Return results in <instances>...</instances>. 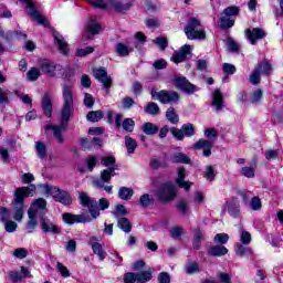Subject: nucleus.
<instances>
[{
    "label": "nucleus",
    "instance_id": "nucleus-1",
    "mask_svg": "<svg viewBox=\"0 0 283 283\" xmlns=\"http://www.w3.org/2000/svg\"><path fill=\"white\" fill-rule=\"evenodd\" d=\"M74 114V86L72 83L63 84L62 91V108H61V124L59 126L48 124L44 129L45 132H52L53 137L59 143V145H63L65 143V137L63 136V132L67 129V123H70V118H72Z\"/></svg>",
    "mask_w": 283,
    "mask_h": 283
},
{
    "label": "nucleus",
    "instance_id": "nucleus-2",
    "mask_svg": "<svg viewBox=\"0 0 283 283\" xmlns=\"http://www.w3.org/2000/svg\"><path fill=\"white\" fill-rule=\"evenodd\" d=\"M34 193H36V186L34 185H30L29 187H20L15 189L13 198V219L17 220V222H21V220H23V213L25 211L23 202H25V198H30V196L32 197L34 196Z\"/></svg>",
    "mask_w": 283,
    "mask_h": 283
},
{
    "label": "nucleus",
    "instance_id": "nucleus-3",
    "mask_svg": "<svg viewBox=\"0 0 283 283\" xmlns=\"http://www.w3.org/2000/svg\"><path fill=\"white\" fill-rule=\"evenodd\" d=\"M80 203L82 207H87L88 213H91L92 218L96 220L98 216H101V211H105V209H109V201L105 198L99 199V203L96 201V199L91 198L87 196V192H81L78 196Z\"/></svg>",
    "mask_w": 283,
    "mask_h": 283
},
{
    "label": "nucleus",
    "instance_id": "nucleus-4",
    "mask_svg": "<svg viewBox=\"0 0 283 283\" xmlns=\"http://www.w3.org/2000/svg\"><path fill=\"white\" fill-rule=\"evenodd\" d=\"M184 32L189 41H205V39H207V33L202 28V23L196 18L188 19Z\"/></svg>",
    "mask_w": 283,
    "mask_h": 283
},
{
    "label": "nucleus",
    "instance_id": "nucleus-5",
    "mask_svg": "<svg viewBox=\"0 0 283 283\" xmlns=\"http://www.w3.org/2000/svg\"><path fill=\"white\" fill-rule=\"evenodd\" d=\"M42 189L44 193H49V196H52L55 202H61V205L65 206L72 205V197L66 190H61L59 187L50 186L48 184L43 185Z\"/></svg>",
    "mask_w": 283,
    "mask_h": 283
},
{
    "label": "nucleus",
    "instance_id": "nucleus-6",
    "mask_svg": "<svg viewBox=\"0 0 283 283\" xmlns=\"http://www.w3.org/2000/svg\"><path fill=\"white\" fill-rule=\"evenodd\" d=\"M156 196L159 202H163V205H167V202H174V200H176V196H178V190L176 189V186L174 184L166 182L159 186L156 191Z\"/></svg>",
    "mask_w": 283,
    "mask_h": 283
},
{
    "label": "nucleus",
    "instance_id": "nucleus-7",
    "mask_svg": "<svg viewBox=\"0 0 283 283\" xmlns=\"http://www.w3.org/2000/svg\"><path fill=\"white\" fill-rule=\"evenodd\" d=\"M150 94L155 101H159L163 105H176L180 101V94L176 91H151Z\"/></svg>",
    "mask_w": 283,
    "mask_h": 283
},
{
    "label": "nucleus",
    "instance_id": "nucleus-8",
    "mask_svg": "<svg viewBox=\"0 0 283 283\" xmlns=\"http://www.w3.org/2000/svg\"><path fill=\"white\" fill-rule=\"evenodd\" d=\"M40 70L44 74H48L50 78H56V76H60V74H63V66L50 60H43L40 63Z\"/></svg>",
    "mask_w": 283,
    "mask_h": 283
},
{
    "label": "nucleus",
    "instance_id": "nucleus-9",
    "mask_svg": "<svg viewBox=\"0 0 283 283\" xmlns=\"http://www.w3.org/2000/svg\"><path fill=\"white\" fill-rule=\"evenodd\" d=\"M172 83L177 90H181V92H185L186 94H193L195 92H198V86L189 82L185 76H176L172 80Z\"/></svg>",
    "mask_w": 283,
    "mask_h": 283
},
{
    "label": "nucleus",
    "instance_id": "nucleus-10",
    "mask_svg": "<svg viewBox=\"0 0 283 283\" xmlns=\"http://www.w3.org/2000/svg\"><path fill=\"white\" fill-rule=\"evenodd\" d=\"M116 169H118V167L113 166L102 170L101 179L93 180L94 187H97V189H103V187H105V182H111L112 178L116 176Z\"/></svg>",
    "mask_w": 283,
    "mask_h": 283
},
{
    "label": "nucleus",
    "instance_id": "nucleus-11",
    "mask_svg": "<svg viewBox=\"0 0 283 283\" xmlns=\"http://www.w3.org/2000/svg\"><path fill=\"white\" fill-rule=\"evenodd\" d=\"M245 39H248L251 45H255L258 41H262L266 36V32L261 28H249L244 31Z\"/></svg>",
    "mask_w": 283,
    "mask_h": 283
},
{
    "label": "nucleus",
    "instance_id": "nucleus-12",
    "mask_svg": "<svg viewBox=\"0 0 283 283\" xmlns=\"http://www.w3.org/2000/svg\"><path fill=\"white\" fill-rule=\"evenodd\" d=\"M93 76L102 83L105 90H109L112 87V77L107 75V71L104 67H98L93 71Z\"/></svg>",
    "mask_w": 283,
    "mask_h": 283
},
{
    "label": "nucleus",
    "instance_id": "nucleus-13",
    "mask_svg": "<svg viewBox=\"0 0 283 283\" xmlns=\"http://www.w3.org/2000/svg\"><path fill=\"white\" fill-rule=\"evenodd\" d=\"M87 244L92 248V251L97 255L98 260H105L107 258V252L103 250V244L98 242L97 237H90Z\"/></svg>",
    "mask_w": 283,
    "mask_h": 283
},
{
    "label": "nucleus",
    "instance_id": "nucleus-14",
    "mask_svg": "<svg viewBox=\"0 0 283 283\" xmlns=\"http://www.w3.org/2000/svg\"><path fill=\"white\" fill-rule=\"evenodd\" d=\"M190 57H191V45L185 44L179 49L177 53H175L171 56L170 61H172V63H185V61H187V59H190Z\"/></svg>",
    "mask_w": 283,
    "mask_h": 283
},
{
    "label": "nucleus",
    "instance_id": "nucleus-15",
    "mask_svg": "<svg viewBox=\"0 0 283 283\" xmlns=\"http://www.w3.org/2000/svg\"><path fill=\"white\" fill-rule=\"evenodd\" d=\"M62 218L66 224H85V222H92V219L87 218L85 214L64 213L62 214Z\"/></svg>",
    "mask_w": 283,
    "mask_h": 283
},
{
    "label": "nucleus",
    "instance_id": "nucleus-16",
    "mask_svg": "<svg viewBox=\"0 0 283 283\" xmlns=\"http://www.w3.org/2000/svg\"><path fill=\"white\" fill-rule=\"evenodd\" d=\"M115 12H127L134 6V0H108Z\"/></svg>",
    "mask_w": 283,
    "mask_h": 283
},
{
    "label": "nucleus",
    "instance_id": "nucleus-17",
    "mask_svg": "<svg viewBox=\"0 0 283 283\" xmlns=\"http://www.w3.org/2000/svg\"><path fill=\"white\" fill-rule=\"evenodd\" d=\"M213 139H199L193 147L196 149H202V154L206 158L211 156V149H213Z\"/></svg>",
    "mask_w": 283,
    "mask_h": 283
},
{
    "label": "nucleus",
    "instance_id": "nucleus-18",
    "mask_svg": "<svg viewBox=\"0 0 283 283\" xmlns=\"http://www.w3.org/2000/svg\"><path fill=\"white\" fill-rule=\"evenodd\" d=\"M20 1H23L24 3L28 4L29 14L30 17H32V19H34V21H36V23H39L40 25H45L46 23L45 18L41 15V13L36 10V7H34V4L30 0H20Z\"/></svg>",
    "mask_w": 283,
    "mask_h": 283
},
{
    "label": "nucleus",
    "instance_id": "nucleus-19",
    "mask_svg": "<svg viewBox=\"0 0 283 283\" xmlns=\"http://www.w3.org/2000/svg\"><path fill=\"white\" fill-rule=\"evenodd\" d=\"M48 209V201L43 198L35 199L31 207L29 208L30 213H34L35 216L39 214L40 211L45 213V210Z\"/></svg>",
    "mask_w": 283,
    "mask_h": 283
},
{
    "label": "nucleus",
    "instance_id": "nucleus-20",
    "mask_svg": "<svg viewBox=\"0 0 283 283\" xmlns=\"http://www.w3.org/2000/svg\"><path fill=\"white\" fill-rule=\"evenodd\" d=\"M211 105L214 107L216 112H222V109H224V96L220 90L213 92Z\"/></svg>",
    "mask_w": 283,
    "mask_h": 283
},
{
    "label": "nucleus",
    "instance_id": "nucleus-21",
    "mask_svg": "<svg viewBox=\"0 0 283 283\" xmlns=\"http://www.w3.org/2000/svg\"><path fill=\"white\" fill-rule=\"evenodd\" d=\"M41 229L43 233H54V234L61 233V230H59V227L52 223V221H50V219L48 218L41 219Z\"/></svg>",
    "mask_w": 283,
    "mask_h": 283
},
{
    "label": "nucleus",
    "instance_id": "nucleus-22",
    "mask_svg": "<svg viewBox=\"0 0 283 283\" xmlns=\"http://www.w3.org/2000/svg\"><path fill=\"white\" fill-rule=\"evenodd\" d=\"M53 36L55 40V44L57 45V49L61 52V54L67 55L70 52V49L67 48V42L65 41L63 35H61L59 32H54Z\"/></svg>",
    "mask_w": 283,
    "mask_h": 283
},
{
    "label": "nucleus",
    "instance_id": "nucleus-23",
    "mask_svg": "<svg viewBox=\"0 0 283 283\" xmlns=\"http://www.w3.org/2000/svg\"><path fill=\"white\" fill-rule=\"evenodd\" d=\"M185 176H186L185 168H179L178 169V177L176 179V184L181 189H185L186 191H189V189H191V185H193V184L190 182V181H185Z\"/></svg>",
    "mask_w": 283,
    "mask_h": 283
},
{
    "label": "nucleus",
    "instance_id": "nucleus-24",
    "mask_svg": "<svg viewBox=\"0 0 283 283\" xmlns=\"http://www.w3.org/2000/svg\"><path fill=\"white\" fill-rule=\"evenodd\" d=\"M226 207H228V213L232 216V218H239L240 217V202L238 199H232L226 203Z\"/></svg>",
    "mask_w": 283,
    "mask_h": 283
},
{
    "label": "nucleus",
    "instance_id": "nucleus-25",
    "mask_svg": "<svg viewBox=\"0 0 283 283\" xmlns=\"http://www.w3.org/2000/svg\"><path fill=\"white\" fill-rule=\"evenodd\" d=\"M229 250L223 245H211L208 249V255H212V258H222V255H227Z\"/></svg>",
    "mask_w": 283,
    "mask_h": 283
},
{
    "label": "nucleus",
    "instance_id": "nucleus-26",
    "mask_svg": "<svg viewBox=\"0 0 283 283\" xmlns=\"http://www.w3.org/2000/svg\"><path fill=\"white\" fill-rule=\"evenodd\" d=\"M42 109L46 118L52 116V97L50 96V93L44 94L42 99Z\"/></svg>",
    "mask_w": 283,
    "mask_h": 283
},
{
    "label": "nucleus",
    "instance_id": "nucleus-27",
    "mask_svg": "<svg viewBox=\"0 0 283 283\" xmlns=\"http://www.w3.org/2000/svg\"><path fill=\"white\" fill-rule=\"evenodd\" d=\"M158 126L154 123L147 122L142 125V132H144V134H146L147 136H155V134H158Z\"/></svg>",
    "mask_w": 283,
    "mask_h": 283
},
{
    "label": "nucleus",
    "instance_id": "nucleus-28",
    "mask_svg": "<svg viewBox=\"0 0 283 283\" xmlns=\"http://www.w3.org/2000/svg\"><path fill=\"white\" fill-rule=\"evenodd\" d=\"M35 151L39 158H41L42 160H45V158H48V147L45 146V143L35 142Z\"/></svg>",
    "mask_w": 283,
    "mask_h": 283
},
{
    "label": "nucleus",
    "instance_id": "nucleus-29",
    "mask_svg": "<svg viewBox=\"0 0 283 283\" xmlns=\"http://www.w3.org/2000/svg\"><path fill=\"white\" fill-rule=\"evenodd\" d=\"M255 169H258V164L254 161L252 166L242 167L241 174L244 178H255Z\"/></svg>",
    "mask_w": 283,
    "mask_h": 283
},
{
    "label": "nucleus",
    "instance_id": "nucleus-30",
    "mask_svg": "<svg viewBox=\"0 0 283 283\" xmlns=\"http://www.w3.org/2000/svg\"><path fill=\"white\" fill-rule=\"evenodd\" d=\"M166 118L172 125H178V123H180V117L178 116V113H176V109L174 107H169L167 109Z\"/></svg>",
    "mask_w": 283,
    "mask_h": 283
},
{
    "label": "nucleus",
    "instance_id": "nucleus-31",
    "mask_svg": "<svg viewBox=\"0 0 283 283\" xmlns=\"http://www.w3.org/2000/svg\"><path fill=\"white\" fill-rule=\"evenodd\" d=\"M144 111L150 116H158V114H160V106H158V104L154 102H150L146 106H144Z\"/></svg>",
    "mask_w": 283,
    "mask_h": 283
},
{
    "label": "nucleus",
    "instance_id": "nucleus-32",
    "mask_svg": "<svg viewBox=\"0 0 283 283\" xmlns=\"http://www.w3.org/2000/svg\"><path fill=\"white\" fill-rule=\"evenodd\" d=\"M219 25L221 30H228V28H233V25H235V20L221 14Z\"/></svg>",
    "mask_w": 283,
    "mask_h": 283
},
{
    "label": "nucleus",
    "instance_id": "nucleus-33",
    "mask_svg": "<svg viewBox=\"0 0 283 283\" xmlns=\"http://www.w3.org/2000/svg\"><path fill=\"white\" fill-rule=\"evenodd\" d=\"M85 30L90 34H98V32H101V24H98V22H96L95 20H90L85 24Z\"/></svg>",
    "mask_w": 283,
    "mask_h": 283
},
{
    "label": "nucleus",
    "instance_id": "nucleus-34",
    "mask_svg": "<svg viewBox=\"0 0 283 283\" xmlns=\"http://www.w3.org/2000/svg\"><path fill=\"white\" fill-rule=\"evenodd\" d=\"M171 163L175 164H184V165H189V163H191V159L189 158V156L181 154V153H177L175 155L171 156Z\"/></svg>",
    "mask_w": 283,
    "mask_h": 283
},
{
    "label": "nucleus",
    "instance_id": "nucleus-35",
    "mask_svg": "<svg viewBox=\"0 0 283 283\" xmlns=\"http://www.w3.org/2000/svg\"><path fill=\"white\" fill-rule=\"evenodd\" d=\"M133 196L134 189L132 188L122 187L118 190V198H120V200H132Z\"/></svg>",
    "mask_w": 283,
    "mask_h": 283
},
{
    "label": "nucleus",
    "instance_id": "nucleus-36",
    "mask_svg": "<svg viewBox=\"0 0 283 283\" xmlns=\"http://www.w3.org/2000/svg\"><path fill=\"white\" fill-rule=\"evenodd\" d=\"M28 216L29 221L27 223V230L29 233H32V231L36 229V227H39V222L36 221V214H34L33 212L28 211Z\"/></svg>",
    "mask_w": 283,
    "mask_h": 283
},
{
    "label": "nucleus",
    "instance_id": "nucleus-37",
    "mask_svg": "<svg viewBox=\"0 0 283 283\" xmlns=\"http://www.w3.org/2000/svg\"><path fill=\"white\" fill-rule=\"evenodd\" d=\"M117 227H119L124 233L132 232V222H129V220L125 217L118 219Z\"/></svg>",
    "mask_w": 283,
    "mask_h": 283
},
{
    "label": "nucleus",
    "instance_id": "nucleus-38",
    "mask_svg": "<svg viewBox=\"0 0 283 283\" xmlns=\"http://www.w3.org/2000/svg\"><path fill=\"white\" fill-rule=\"evenodd\" d=\"M124 140L128 154H134V151H136V147H138L136 139L132 138L130 136H125Z\"/></svg>",
    "mask_w": 283,
    "mask_h": 283
},
{
    "label": "nucleus",
    "instance_id": "nucleus-39",
    "mask_svg": "<svg viewBox=\"0 0 283 283\" xmlns=\"http://www.w3.org/2000/svg\"><path fill=\"white\" fill-rule=\"evenodd\" d=\"M187 275H195V273H200V265L198 262L189 261L185 268Z\"/></svg>",
    "mask_w": 283,
    "mask_h": 283
},
{
    "label": "nucleus",
    "instance_id": "nucleus-40",
    "mask_svg": "<svg viewBox=\"0 0 283 283\" xmlns=\"http://www.w3.org/2000/svg\"><path fill=\"white\" fill-rule=\"evenodd\" d=\"M260 70H262V66H255L250 75V83L252 85H260L261 81V73Z\"/></svg>",
    "mask_w": 283,
    "mask_h": 283
},
{
    "label": "nucleus",
    "instance_id": "nucleus-41",
    "mask_svg": "<svg viewBox=\"0 0 283 283\" xmlns=\"http://www.w3.org/2000/svg\"><path fill=\"white\" fill-rule=\"evenodd\" d=\"M203 178L209 182H213V180H216V168L211 165L206 166L203 170Z\"/></svg>",
    "mask_w": 283,
    "mask_h": 283
},
{
    "label": "nucleus",
    "instance_id": "nucleus-42",
    "mask_svg": "<svg viewBox=\"0 0 283 283\" xmlns=\"http://www.w3.org/2000/svg\"><path fill=\"white\" fill-rule=\"evenodd\" d=\"M103 116H105V114L103 113V111H91L88 112V114L86 115L87 120H90L91 123H98V120H101L103 118Z\"/></svg>",
    "mask_w": 283,
    "mask_h": 283
},
{
    "label": "nucleus",
    "instance_id": "nucleus-43",
    "mask_svg": "<svg viewBox=\"0 0 283 283\" xmlns=\"http://www.w3.org/2000/svg\"><path fill=\"white\" fill-rule=\"evenodd\" d=\"M115 52H117L118 56H129L132 49L123 43H117L115 46Z\"/></svg>",
    "mask_w": 283,
    "mask_h": 283
},
{
    "label": "nucleus",
    "instance_id": "nucleus-44",
    "mask_svg": "<svg viewBox=\"0 0 283 283\" xmlns=\"http://www.w3.org/2000/svg\"><path fill=\"white\" fill-rule=\"evenodd\" d=\"M139 205L144 209H147V207H151L154 205V198H151L149 193H145L139 198Z\"/></svg>",
    "mask_w": 283,
    "mask_h": 283
},
{
    "label": "nucleus",
    "instance_id": "nucleus-45",
    "mask_svg": "<svg viewBox=\"0 0 283 283\" xmlns=\"http://www.w3.org/2000/svg\"><path fill=\"white\" fill-rule=\"evenodd\" d=\"M39 76H41V70L36 69V67H31L28 72H27V78L28 81L34 82V81H39Z\"/></svg>",
    "mask_w": 283,
    "mask_h": 283
},
{
    "label": "nucleus",
    "instance_id": "nucleus-46",
    "mask_svg": "<svg viewBox=\"0 0 283 283\" xmlns=\"http://www.w3.org/2000/svg\"><path fill=\"white\" fill-rule=\"evenodd\" d=\"M181 130L184 132V136L187 138H191V136L196 135V128L193 127V124H184Z\"/></svg>",
    "mask_w": 283,
    "mask_h": 283
},
{
    "label": "nucleus",
    "instance_id": "nucleus-47",
    "mask_svg": "<svg viewBox=\"0 0 283 283\" xmlns=\"http://www.w3.org/2000/svg\"><path fill=\"white\" fill-rule=\"evenodd\" d=\"M223 17H229L231 19V17H238V14H240V8L238 7H228L226 8L222 13Z\"/></svg>",
    "mask_w": 283,
    "mask_h": 283
},
{
    "label": "nucleus",
    "instance_id": "nucleus-48",
    "mask_svg": "<svg viewBox=\"0 0 283 283\" xmlns=\"http://www.w3.org/2000/svg\"><path fill=\"white\" fill-rule=\"evenodd\" d=\"M260 74H263L264 76H269L271 74V72H273V67L271 66V64L269 62H264V63H259L256 65V67H260Z\"/></svg>",
    "mask_w": 283,
    "mask_h": 283
},
{
    "label": "nucleus",
    "instance_id": "nucleus-49",
    "mask_svg": "<svg viewBox=\"0 0 283 283\" xmlns=\"http://www.w3.org/2000/svg\"><path fill=\"white\" fill-rule=\"evenodd\" d=\"M153 275L151 272L149 271H144V272H139L137 273V282L138 283H147L149 282V280H151Z\"/></svg>",
    "mask_w": 283,
    "mask_h": 283
},
{
    "label": "nucleus",
    "instance_id": "nucleus-50",
    "mask_svg": "<svg viewBox=\"0 0 283 283\" xmlns=\"http://www.w3.org/2000/svg\"><path fill=\"white\" fill-rule=\"evenodd\" d=\"M122 127L125 132H134V127H136V122L132 118H125L122 123Z\"/></svg>",
    "mask_w": 283,
    "mask_h": 283
},
{
    "label": "nucleus",
    "instance_id": "nucleus-51",
    "mask_svg": "<svg viewBox=\"0 0 283 283\" xmlns=\"http://www.w3.org/2000/svg\"><path fill=\"white\" fill-rule=\"evenodd\" d=\"M10 94L9 90L0 87V105L10 103Z\"/></svg>",
    "mask_w": 283,
    "mask_h": 283
},
{
    "label": "nucleus",
    "instance_id": "nucleus-52",
    "mask_svg": "<svg viewBox=\"0 0 283 283\" xmlns=\"http://www.w3.org/2000/svg\"><path fill=\"white\" fill-rule=\"evenodd\" d=\"M263 94L262 90H255L251 95V103H253V105H259L260 101H262Z\"/></svg>",
    "mask_w": 283,
    "mask_h": 283
},
{
    "label": "nucleus",
    "instance_id": "nucleus-53",
    "mask_svg": "<svg viewBox=\"0 0 283 283\" xmlns=\"http://www.w3.org/2000/svg\"><path fill=\"white\" fill-rule=\"evenodd\" d=\"M213 241L217 244H227L229 242V234L227 233H218L214 235Z\"/></svg>",
    "mask_w": 283,
    "mask_h": 283
},
{
    "label": "nucleus",
    "instance_id": "nucleus-54",
    "mask_svg": "<svg viewBox=\"0 0 283 283\" xmlns=\"http://www.w3.org/2000/svg\"><path fill=\"white\" fill-rule=\"evenodd\" d=\"M87 3L93 8H98L99 10H105L107 8L105 0H87Z\"/></svg>",
    "mask_w": 283,
    "mask_h": 283
},
{
    "label": "nucleus",
    "instance_id": "nucleus-55",
    "mask_svg": "<svg viewBox=\"0 0 283 283\" xmlns=\"http://www.w3.org/2000/svg\"><path fill=\"white\" fill-rule=\"evenodd\" d=\"M153 43H155V45H158L161 51L166 50L167 45H169L167 39L163 36L156 38L155 40H153Z\"/></svg>",
    "mask_w": 283,
    "mask_h": 283
},
{
    "label": "nucleus",
    "instance_id": "nucleus-56",
    "mask_svg": "<svg viewBox=\"0 0 283 283\" xmlns=\"http://www.w3.org/2000/svg\"><path fill=\"white\" fill-rule=\"evenodd\" d=\"M113 216H115L117 219H120L124 216H127V209H125V206L118 205L116 206V209L113 212Z\"/></svg>",
    "mask_w": 283,
    "mask_h": 283
},
{
    "label": "nucleus",
    "instance_id": "nucleus-57",
    "mask_svg": "<svg viewBox=\"0 0 283 283\" xmlns=\"http://www.w3.org/2000/svg\"><path fill=\"white\" fill-rule=\"evenodd\" d=\"M56 269H57L60 275H62V277H70V270H67V266L63 265V263L57 262Z\"/></svg>",
    "mask_w": 283,
    "mask_h": 283
},
{
    "label": "nucleus",
    "instance_id": "nucleus-58",
    "mask_svg": "<svg viewBox=\"0 0 283 283\" xmlns=\"http://www.w3.org/2000/svg\"><path fill=\"white\" fill-rule=\"evenodd\" d=\"M13 255L19 260H24V258H28V251L25 250V248H18L13 251Z\"/></svg>",
    "mask_w": 283,
    "mask_h": 283
},
{
    "label": "nucleus",
    "instance_id": "nucleus-59",
    "mask_svg": "<svg viewBox=\"0 0 283 283\" xmlns=\"http://www.w3.org/2000/svg\"><path fill=\"white\" fill-rule=\"evenodd\" d=\"M157 282L158 283H171V275L167 272H161L157 276Z\"/></svg>",
    "mask_w": 283,
    "mask_h": 283
},
{
    "label": "nucleus",
    "instance_id": "nucleus-60",
    "mask_svg": "<svg viewBox=\"0 0 283 283\" xmlns=\"http://www.w3.org/2000/svg\"><path fill=\"white\" fill-rule=\"evenodd\" d=\"M94 52V48L87 46L85 49H76L75 56H87V54H92Z\"/></svg>",
    "mask_w": 283,
    "mask_h": 283
},
{
    "label": "nucleus",
    "instance_id": "nucleus-61",
    "mask_svg": "<svg viewBox=\"0 0 283 283\" xmlns=\"http://www.w3.org/2000/svg\"><path fill=\"white\" fill-rule=\"evenodd\" d=\"M241 243L243 244H251V233L249 231H245L241 229V237H240Z\"/></svg>",
    "mask_w": 283,
    "mask_h": 283
},
{
    "label": "nucleus",
    "instance_id": "nucleus-62",
    "mask_svg": "<svg viewBox=\"0 0 283 283\" xmlns=\"http://www.w3.org/2000/svg\"><path fill=\"white\" fill-rule=\"evenodd\" d=\"M227 45H228V50H229L230 52H239V50H240V45L237 44V42H234V41L232 40V38H228V39H227Z\"/></svg>",
    "mask_w": 283,
    "mask_h": 283
},
{
    "label": "nucleus",
    "instance_id": "nucleus-63",
    "mask_svg": "<svg viewBox=\"0 0 283 283\" xmlns=\"http://www.w3.org/2000/svg\"><path fill=\"white\" fill-rule=\"evenodd\" d=\"M237 255H240L241 258H244L245 255H251V249L239 244L237 250Z\"/></svg>",
    "mask_w": 283,
    "mask_h": 283
},
{
    "label": "nucleus",
    "instance_id": "nucleus-64",
    "mask_svg": "<svg viewBox=\"0 0 283 283\" xmlns=\"http://www.w3.org/2000/svg\"><path fill=\"white\" fill-rule=\"evenodd\" d=\"M124 282L125 283L137 282V273L128 272V273L124 274Z\"/></svg>",
    "mask_w": 283,
    "mask_h": 283
}]
</instances>
